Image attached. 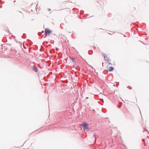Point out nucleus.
<instances>
[{
  "label": "nucleus",
  "mask_w": 149,
  "mask_h": 149,
  "mask_svg": "<svg viewBox=\"0 0 149 149\" xmlns=\"http://www.w3.org/2000/svg\"><path fill=\"white\" fill-rule=\"evenodd\" d=\"M33 70L36 72H37L38 71V68L36 66H34L33 68Z\"/></svg>",
  "instance_id": "20e7f679"
},
{
  "label": "nucleus",
  "mask_w": 149,
  "mask_h": 149,
  "mask_svg": "<svg viewBox=\"0 0 149 149\" xmlns=\"http://www.w3.org/2000/svg\"><path fill=\"white\" fill-rule=\"evenodd\" d=\"M48 10L49 11H50L51 10L50 8H49L48 9Z\"/></svg>",
  "instance_id": "6e6552de"
},
{
  "label": "nucleus",
  "mask_w": 149,
  "mask_h": 149,
  "mask_svg": "<svg viewBox=\"0 0 149 149\" xmlns=\"http://www.w3.org/2000/svg\"><path fill=\"white\" fill-rule=\"evenodd\" d=\"M96 134H94V136L95 137V138L96 137Z\"/></svg>",
  "instance_id": "9d476101"
},
{
  "label": "nucleus",
  "mask_w": 149,
  "mask_h": 149,
  "mask_svg": "<svg viewBox=\"0 0 149 149\" xmlns=\"http://www.w3.org/2000/svg\"><path fill=\"white\" fill-rule=\"evenodd\" d=\"M81 125L82 127H84V130L88 129V124L86 122H83Z\"/></svg>",
  "instance_id": "f03ea898"
},
{
  "label": "nucleus",
  "mask_w": 149,
  "mask_h": 149,
  "mask_svg": "<svg viewBox=\"0 0 149 149\" xmlns=\"http://www.w3.org/2000/svg\"><path fill=\"white\" fill-rule=\"evenodd\" d=\"M38 34L39 35H41V33L40 32L38 33Z\"/></svg>",
  "instance_id": "0eeeda50"
},
{
  "label": "nucleus",
  "mask_w": 149,
  "mask_h": 149,
  "mask_svg": "<svg viewBox=\"0 0 149 149\" xmlns=\"http://www.w3.org/2000/svg\"><path fill=\"white\" fill-rule=\"evenodd\" d=\"M113 86H115V85H114V84H113Z\"/></svg>",
  "instance_id": "f8f14e48"
},
{
  "label": "nucleus",
  "mask_w": 149,
  "mask_h": 149,
  "mask_svg": "<svg viewBox=\"0 0 149 149\" xmlns=\"http://www.w3.org/2000/svg\"><path fill=\"white\" fill-rule=\"evenodd\" d=\"M70 58L72 59V62L74 63H75V61H74V60H73V59L72 58L70 57Z\"/></svg>",
  "instance_id": "423d86ee"
},
{
  "label": "nucleus",
  "mask_w": 149,
  "mask_h": 149,
  "mask_svg": "<svg viewBox=\"0 0 149 149\" xmlns=\"http://www.w3.org/2000/svg\"><path fill=\"white\" fill-rule=\"evenodd\" d=\"M83 11H82L81 12V14H82L83 13Z\"/></svg>",
  "instance_id": "1a4fd4ad"
},
{
  "label": "nucleus",
  "mask_w": 149,
  "mask_h": 149,
  "mask_svg": "<svg viewBox=\"0 0 149 149\" xmlns=\"http://www.w3.org/2000/svg\"><path fill=\"white\" fill-rule=\"evenodd\" d=\"M144 140H144V139H142V141H144Z\"/></svg>",
  "instance_id": "9b49d317"
},
{
  "label": "nucleus",
  "mask_w": 149,
  "mask_h": 149,
  "mask_svg": "<svg viewBox=\"0 0 149 149\" xmlns=\"http://www.w3.org/2000/svg\"><path fill=\"white\" fill-rule=\"evenodd\" d=\"M102 55L104 56L105 60L107 61L108 63L110 62L111 60L109 59V58L106 55V54L102 53Z\"/></svg>",
  "instance_id": "f257e3e1"
},
{
  "label": "nucleus",
  "mask_w": 149,
  "mask_h": 149,
  "mask_svg": "<svg viewBox=\"0 0 149 149\" xmlns=\"http://www.w3.org/2000/svg\"><path fill=\"white\" fill-rule=\"evenodd\" d=\"M109 34H111V33H109Z\"/></svg>",
  "instance_id": "ddd939ff"
},
{
  "label": "nucleus",
  "mask_w": 149,
  "mask_h": 149,
  "mask_svg": "<svg viewBox=\"0 0 149 149\" xmlns=\"http://www.w3.org/2000/svg\"><path fill=\"white\" fill-rule=\"evenodd\" d=\"M114 69V68L112 67H110L108 68V70L109 72H111Z\"/></svg>",
  "instance_id": "39448f33"
},
{
  "label": "nucleus",
  "mask_w": 149,
  "mask_h": 149,
  "mask_svg": "<svg viewBox=\"0 0 149 149\" xmlns=\"http://www.w3.org/2000/svg\"><path fill=\"white\" fill-rule=\"evenodd\" d=\"M51 31L49 29L47 28L45 30V34L48 36L51 33Z\"/></svg>",
  "instance_id": "7ed1b4c3"
}]
</instances>
